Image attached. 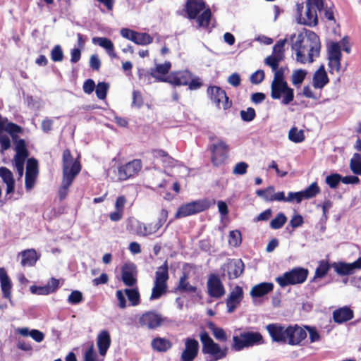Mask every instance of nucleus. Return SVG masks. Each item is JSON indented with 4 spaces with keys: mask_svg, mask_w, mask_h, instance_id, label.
<instances>
[{
    "mask_svg": "<svg viewBox=\"0 0 361 361\" xmlns=\"http://www.w3.org/2000/svg\"><path fill=\"white\" fill-rule=\"evenodd\" d=\"M202 343V352L204 355H209L211 359L209 361H218L225 358L228 352V347L221 348L219 344L215 343L206 331L200 334Z\"/></svg>",
    "mask_w": 361,
    "mask_h": 361,
    "instance_id": "f03ea898",
    "label": "nucleus"
},
{
    "mask_svg": "<svg viewBox=\"0 0 361 361\" xmlns=\"http://www.w3.org/2000/svg\"><path fill=\"white\" fill-rule=\"evenodd\" d=\"M283 59L281 56L271 55L266 58L265 63L270 66L273 71H276L279 68L280 61Z\"/></svg>",
    "mask_w": 361,
    "mask_h": 361,
    "instance_id": "864d4df0",
    "label": "nucleus"
},
{
    "mask_svg": "<svg viewBox=\"0 0 361 361\" xmlns=\"http://www.w3.org/2000/svg\"><path fill=\"white\" fill-rule=\"evenodd\" d=\"M164 321V319L161 314L154 310L145 312L139 318L140 325L149 329H155L159 327Z\"/></svg>",
    "mask_w": 361,
    "mask_h": 361,
    "instance_id": "f8f14e48",
    "label": "nucleus"
},
{
    "mask_svg": "<svg viewBox=\"0 0 361 361\" xmlns=\"http://www.w3.org/2000/svg\"><path fill=\"white\" fill-rule=\"evenodd\" d=\"M30 291L32 293L37 295H49L51 293L50 288L47 285L44 286H32Z\"/></svg>",
    "mask_w": 361,
    "mask_h": 361,
    "instance_id": "69168bd1",
    "label": "nucleus"
},
{
    "mask_svg": "<svg viewBox=\"0 0 361 361\" xmlns=\"http://www.w3.org/2000/svg\"><path fill=\"white\" fill-rule=\"evenodd\" d=\"M169 279V265L168 262L166 260L162 265L158 267L155 272L154 286L149 297L151 300L160 298L167 292V281Z\"/></svg>",
    "mask_w": 361,
    "mask_h": 361,
    "instance_id": "20e7f679",
    "label": "nucleus"
},
{
    "mask_svg": "<svg viewBox=\"0 0 361 361\" xmlns=\"http://www.w3.org/2000/svg\"><path fill=\"white\" fill-rule=\"evenodd\" d=\"M210 202L207 199L192 201L190 202L181 204L175 214L174 217L178 219L195 215L206 211L210 207Z\"/></svg>",
    "mask_w": 361,
    "mask_h": 361,
    "instance_id": "423d86ee",
    "label": "nucleus"
},
{
    "mask_svg": "<svg viewBox=\"0 0 361 361\" xmlns=\"http://www.w3.org/2000/svg\"><path fill=\"white\" fill-rule=\"evenodd\" d=\"M275 188L274 186L270 185L264 189H259L256 191L258 197H262L266 202H279V200H283V195L280 192L274 193Z\"/></svg>",
    "mask_w": 361,
    "mask_h": 361,
    "instance_id": "cd10ccee",
    "label": "nucleus"
},
{
    "mask_svg": "<svg viewBox=\"0 0 361 361\" xmlns=\"http://www.w3.org/2000/svg\"><path fill=\"white\" fill-rule=\"evenodd\" d=\"M82 166L78 159H74L69 149H66L62 155L63 177L59 190V197L63 200L68 195L69 187L75 177L80 173Z\"/></svg>",
    "mask_w": 361,
    "mask_h": 361,
    "instance_id": "f257e3e1",
    "label": "nucleus"
},
{
    "mask_svg": "<svg viewBox=\"0 0 361 361\" xmlns=\"http://www.w3.org/2000/svg\"><path fill=\"white\" fill-rule=\"evenodd\" d=\"M151 346L157 352L164 353L172 348L173 343L166 338L156 337L152 339Z\"/></svg>",
    "mask_w": 361,
    "mask_h": 361,
    "instance_id": "72a5a7b5",
    "label": "nucleus"
},
{
    "mask_svg": "<svg viewBox=\"0 0 361 361\" xmlns=\"http://www.w3.org/2000/svg\"><path fill=\"white\" fill-rule=\"evenodd\" d=\"M84 361H103L99 360L97 354L94 350V345L91 344L84 353Z\"/></svg>",
    "mask_w": 361,
    "mask_h": 361,
    "instance_id": "bf43d9fd",
    "label": "nucleus"
},
{
    "mask_svg": "<svg viewBox=\"0 0 361 361\" xmlns=\"http://www.w3.org/2000/svg\"><path fill=\"white\" fill-rule=\"evenodd\" d=\"M342 53L341 45L338 42H331L328 47V59L329 72H339L341 68V61Z\"/></svg>",
    "mask_w": 361,
    "mask_h": 361,
    "instance_id": "9b49d317",
    "label": "nucleus"
},
{
    "mask_svg": "<svg viewBox=\"0 0 361 361\" xmlns=\"http://www.w3.org/2000/svg\"><path fill=\"white\" fill-rule=\"evenodd\" d=\"M221 269L224 271H226L229 280H233L243 274L245 264L241 259H229Z\"/></svg>",
    "mask_w": 361,
    "mask_h": 361,
    "instance_id": "ddd939ff",
    "label": "nucleus"
},
{
    "mask_svg": "<svg viewBox=\"0 0 361 361\" xmlns=\"http://www.w3.org/2000/svg\"><path fill=\"white\" fill-rule=\"evenodd\" d=\"M137 274L136 265L132 262L124 264L121 268V280L126 286L133 287L137 285Z\"/></svg>",
    "mask_w": 361,
    "mask_h": 361,
    "instance_id": "dca6fc26",
    "label": "nucleus"
},
{
    "mask_svg": "<svg viewBox=\"0 0 361 361\" xmlns=\"http://www.w3.org/2000/svg\"><path fill=\"white\" fill-rule=\"evenodd\" d=\"M207 93L210 99L216 104L218 108L221 107L226 110L231 107L232 102L226 95L225 90L218 86H209L207 88Z\"/></svg>",
    "mask_w": 361,
    "mask_h": 361,
    "instance_id": "9d476101",
    "label": "nucleus"
},
{
    "mask_svg": "<svg viewBox=\"0 0 361 361\" xmlns=\"http://www.w3.org/2000/svg\"><path fill=\"white\" fill-rule=\"evenodd\" d=\"M286 343L290 345H299L307 338V331L298 324L287 326Z\"/></svg>",
    "mask_w": 361,
    "mask_h": 361,
    "instance_id": "2eb2a0df",
    "label": "nucleus"
},
{
    "mask_svg": "<svg viewBox=\"0 0 361 361\" xmlns=\"http://www.w3.org/2000/svg\"><path fill=\"white\" fill-rule=\"evenodd\" d=\"M169 215L168 210L166 209H162L160 212L159 217L157 220V221L153 224L154 229L152 231H159L162 226L165 224V222L167 220Z\"/></svg>",
    "mask_w": 361,
    "mask_h": 361,
    "instance_id": "13d9d810",
    "label": "nucleus"
},
{
    "mask_svg": "<svg viewBox=\"0 0 361 361\" xmlns=\"http://www.w3.org/2000/svg\"><path fill=\"white\" fill-rule=\"evenodd\" d=\"M192 76V73L185 70L171 73L166 79L161 80L176 86H187Z\"/></svg>",
    "mask_w": 361,
    "mask_h": 361,
    "instance_id": "a211bd4d",
    "label": "nucleus"
},
{
    "mask_svg": "<svg viewBox=\"0 0 361 361\" xmlns=\"http://www.w3.org/2000/svg\"><path fill=\"white\" fill-rule=\"evenodd\" d=\"M280 194L283 195V200H279V202H295L297 204H299L304 199L301 191L299 192H289L288 193V196L286 197L285 192L283 191H280Z\"/></svg>",
    "mask_w": 361,
    "mask_h": 361,
    "instance_id": "79ce46f5",
    "label": "nucleus"
},
{
    "mask_svg": "<svg viewBox=\"0 0 361 361\" xmlns=\"http://www.w3.org/2000/svg\"><path fill=\"white\" fill-rule=\"evenodd\" d=\"M209 149L211 152V161L216 167L223 165L228 157L229 146L222 140L210 145Z\"/></svg>",
    "mask_w": 361,
    "mask_h": 361,
    "instance_id": "0eeeda50",
    "label": "nucleus"
},
{
    "mask_svg": "<svg viewBox=\"0 0 361 361\" xmlns=\"http://www.w3.org/2000/svg\"><path fill=\"white\" fill-rule=\"evenodd\" d=\"M83 295L80 290H73L68 297V302L71 305H78L82 302Z\"/></svg>",
    "mask_w": 361,
    "mask_h": 361,
    "instance_id": "052dcab7",
    "label": "nucleus"
},
{
    "mask_svg": "<svg viewBox=\"0 0 361 361\" xmlns=\"http://www.w3.org/2000/svg\"><path fill=\"white\" fill-rule=\"evenodd\" d=\"M332 267L339 276L353 274L355 269H361V256L353 263L343 262H334Z\"/></svg>",
    "mask_w": 361,
    "mask_h": 361,
    "instance_id": "aec40b11",
    "label": "nucleus"
},
{
    "mask_svg": "<svg viewBox=\"0 0 361 361\" xmlns=\"http://www.w3.org/2000/svg\"><path fill=\"white\" fill-rule=\"evenodd\" d=\"M111 339L109 332L107 330L101 331L97 338V345L99 353L104 357L111 346Z\"/></svg>",
    "mask_w": 361,
    "mask_h": 361,
    "instance_id": "393cba45",
    "label": "nucleus"
},
{
    "mask_svg": "<svg viewBox=\"0 0 361 361\" xmlns=\"http://www.w3.org/2000/svg\"><path fill=\"white\" fill-rule=\"evenodd\" d=\"M38 173L37 161L34 158L29 159L27 161L25 181L27 190H30L34 187Z\"/></svg>",
    "mask_w": 361,
    "mask_h": 361,
    "instance_id": "6ab92c4d",
    "label": "nucleus"
},
{
    "mask_svg": "<svg viewBox=\"0 0 361 361\" xmlns=\"http://www.w3.org/2000/svg\"><path fill=\"white\" fill-rule=\"evenodd\" d=\"M292 49L295 51L296 59L298 61L305 63L307 61L305 51L306 46L303 44V38L300 35L292 44Z\"/></svg>",
    "mask_w": 361,
    "mask_h": 361,
    "instance_id": "2f4dec72",
    "label": "nucleus"
},
{
    "mask_svg": "<svg viewBox=\"0 0 361 361\" xmlns=\"http://www.w3.org/2000/svg\"><path fill=\"white\" fill-rule=\"evenodd\" d=\"M266 329L273 341L286 343L287 327H285L279 323H273L267 325Z\"/></svg>",
    "mask_w": 361,
    "mask_h": 361,
    "instance_id": "412c9836",
    "label": "nucleus"
},
{
    "mask_svg": "<svg viewBox=\"0 0 361 361\" xmlns=\"http://www.w3.org/2000/svg\"><path fill=\"white\" fill-rule=\"evenodd\" d=\"M320 192V188L317 182H313L305 190L301 191L303 198L307 200L314 197L319 194Z\"/></svg>",
    "mask_w": 361,
    "mask_h": 361,
    "instance_id": "c03bdc74",
    "label": "nucleus"
},
{
    "mask_svg": "<svg viewBox=\"0 0 361 361\" xmlns=\"http://www.w3.org/2000/svg\"><path fill=\"white\" fill-rule=\"evenodd\" d=\"M309 37L311 39V42L308 46V59L309 61L312 62L313 56H317L319 54L321 44L318 36L315 33L312 32V34L310 35Z\"/></svg>",
    "mask_w": 361,
    "mask_h": 361,
    "instance_id": "f704fd0d",
    "label": "nucleus"
},
{
    "mask_svg": "<svg viewBox=\"0 0 361 361\" xmlns=\"http://www.w3.org/2000/svg\"><path fill=\"white\" fill-rule=\"evenodd\" d=\"M198 341L192 338H187L185 340V349L180 355V361H193L199 352Z\"/></svg>",
    "mask_w": 361,
    "mask_h": 361,
    "instance_id": "f3484780",
    "label": "nucleus"
},
{
    "mask_svg": "<svg viewBox=\"0 0 361 361\" xmlns=\"http://www.w3.org/2000/svg\"><path fill=\"white\" fill-rule=\"evenodd\" d=\"M274 71H275V73H274V79H273L271 85L286 82V81L284 79L283 68H282V67L280 68H278Z\"/></svg>",
    "mask_w": 361,
    "mask_h": 361,
    "instance_id": "338daca9",
    "label": "nucleus"
},
{
    "mask_svg": "<svg viewBox=\"0 0 361 361\" xmlns=\"http://www.w3.org/2000/svg\"><path fill=\"white\" fill-rule=\"evenodd\" d=\"M242 237L241 233L239 231H231L229 233L228 243L230 245L238 247L241 244Z\"/></svg>",
    "mask_w": 361,
    "mask_h": 361,
    "instance_id": "4d7b16f0",
    "label": "nucleus"
},
{
    "mask_svg": "<svg viewBox=\"0 0 361 361\" xmlns=\"http://www.w3.org/2000/svg\"><path fill=\"white\" fill-rule=\"evenodd\" d=\"M288 138L295 143H299L304 141L305 137L302 130H298L296 127H293L289 130Z\"/></svg>",
    "mask_w": 361,
    "mask_h": 361,
    "instance_id": "49530a36",
    "label": "nucleus"
},
{
    "mask_svg": "<svg viewBox=\"0 0 361 361\" xmlns=\"http://www.w3.org/2000/svg\"><path fill=\"white\" fill-rule=\"evenodd\" d=\"M212 18L211 9L208 7L204 9L200 15L195 18L199 27L208 28Z\"/></svg>",
    "mask_w": 361,
    "mask_h": 361,
    "instance_id": "58836bf2",
    "label": "nucleus"
},
{
    "mask_svg": "<svg viewBox=\"0 0 361 361\" xmlns=\"http://www.w3.org/2000/svg\"><path fill=\"white\" fill-rule=\"evenodd\" d=\"M209 327L216 340L221 342H226L227 341L228 338L226 334L222 328L216 327L212 322L209 324Z\"/></svg>",
    "mask_w": 361,
    "mask_h": 361,
    "instance_id": "de8ad7c7",
    "label": "nucleus"
},
{
    "mask_svg": "<svg viewBox=\"0 0 361 361\" xmlns=\"http://www.w3.org/2000/svg\"><path fill=\"white\" fill-rule=\"evenodd\" d=\"M308 274L309 271L307 269L295 267L277 277L276 281L283 288L290 285L300 284L306 281Z\"/></svg>",
    "mask_w": 361,
    "mask_h": 361,
    "instance_id": "39448f33",
    "label": "nucleus"
},
{
    "mask_svg": "<svg viewBox=\"0 0 361 361\" xmlns=\"http://www.w3.org/2000/svg\"><path fill=\"white\" fill-rule=\"evenodd\" d=\"M350 170L355 174L361 175V155L355 153L350 162Z\"/></svg>",
    "mask_w": 361,
    "mask_h": 361,
    "instance_id": "09e8293b",
    "label": "nucleus"
},
{
    "mask_svg": "<svg viewBox=\"0 0 361 361\" xmlns=\"http://www.w3.org/2000/svg\"><path fill=\"white\" fill-rule=\"evenodd\" d=\"M243 298V288L239 286H235L228 295L226 300L227 312H233L240 305Z\"/></svg>",
    "mask_w": 361,
    "mask_h": 361,
    "instance_id": "4be33fe9",
    "label": "nucleus"
},
{
    "mask_svg": "<svg viewBox=\"0 0 361 361\" xmlns=\"http://www.w3.org/2000/svg\"><path fill=\"white\" fill-rule=\"evenodd\" d=\"M0 285L2 297L11 302L12 283L6 269L3 267H0Z\"/></svg>",
    "mask_w": 361,
    "mask_h": 361,
    "instance_id": "b1692460",
    "label": "nucleus"
},
{
    "mask_svg": "<svg viewBox=\"0 0 361 361\" xmlns=\"http://www.w3.org/2000/svg\"><path fill=\"white\" fill-rule=\"evenodd\" d=\"M95 88V92L97 98L102 100L106 99L109 85L105 82H99Z\"/></svg>",
    "mask_w": 361,
    "mask_h": 361,
    "instance_id": "3c124183",
    "label": "nucleus"
},
{
    "mask_svg": "<svg viewBox=\"0 0 361 361\" xmlns=\"http://www.w3.org/2000/svg\"><path fill=\"white\" fill-rule=\"evenodd\" d=\"M134 43L138 45H147L153 42V37L146 32H138L135 31V35L132 37Z\"/></svg>",
    "mask_w": 361,
    "mask_h": 361,
    "instance_id": "a19ab883",
    "label": "nucleus"
},
{
    "mask_svg": "<svg viewBox=\"0 0 361 361\" xmlns=\"http://www.w3.org/2000/svg\"><path fill=\"white\" fill-rule=\"evenodd\" d=\"M20 255H21L20 264L23 267H33L39 259L35 249L25 250Z\"/></svg>",
    "mask_w": 361,
    "mask_h": 361,
    "instance_id": "7c9ffc66",
    "label": "nucleus"
},
{
    "mask_svg": "<svg viewBox=\"0 0 361 361\" xmlns=\"http://www.w3.org/2000/svg\"><path fill=\"white\" fill-rule=\"evenodd\" d=\"M240 115L243 121L250 122L255 118L256 112L252 107H248L246 110H241Z\"/></svg>",
    "mask_w": 361,
    "mask_h": 361,
    "instance_id": "6e6d98bb",
    "label": "nucleus"
},
{
    "mask_svg": "<svg viewBox=\"0 0 361 361\" xmlns=\"http://www.w3.org/2000/svg\"><path fill=\"white\" fill-rule=\"evenodd\" d=\"M274 289V284L270 282H262L254 286L250 290L252 298H257L263 297Z\"/></svg>",
    "mask_w": 361,
    "mask_h": 361,
    "instance_id": "c85d7f7f",
    "label": "nucleus"
},
{
    "mask_svg": "<svg viewBox=\"0 0 361 361\" xmlns=\"http://www.w3.org/2000/svg\"><path fill=\"white\" fill-rule=\"evenodd\" d=\"M0 177L5 183L14 180L13 176L11 170L4 166L0 167Z\"/></svg>",
    "mask_w": 361,
    "mask_h": 361,
    "instance_id": "0e129e2a",
    "label": "nucleus"
},
{
    "mask_svg": "<svg viewBox=\"0 0 361 361\" xmlns=\"http://www.w3.org/2000/svg\"><path fill=\"white\" fill-rule=\"evenodd\" d=\"M305 329L309 332V338L311 343L317 342L321 339V336L316 327L305 326Z\"/></svg>",
    "mask_w": 361,
    "mask_h": 361,
    "instance_id": "e2e57ef3",
    "label": "nucleus"
},
{
    "mask_svg": "<svg viewBox=\"0 0 361 361\" xmlns=\"http://www.w3.org/2000/svg\"><path fill=\"white\" fill-rule=\"evenodd\" d=\"M171 68V62L166 61L164 63L158 64L155 68H151L150 75L152 77L157 79L159 81H162L161 79H166V78H162V76L167 74Z\"/></svg>",
    "mask_w": 361,
    "mask_h": 361,
    "instance_id": "c9c22d12",
    "label": "nucleus"
},
{
    "mask_svg": "<svg viewBox=\"0 0 361 361\" xmlns=\"http://www.w3.org/2000/svg\"><path fill=\"white\" fill-rule=\"evenodd\" d=\"M354 317L353 311L347 306L339 307L332 313L333 320L336 324H343L351 320Z\"/></svg>",
    "mask_w": 361,
    "mask_h": 361,
    "instance_id": "a878e982",
    "label": "nucleus"
},
{
    "mask_svg": "<svg viewBox=\"0 0 361 361\" xmlns=\"http://www.w3.org/2000/svg\"><path fill=\"white\" fill-rule=\"evenodd\" d=\"M264 343L262 335L258 331H244L233 336L232 350L240 351L244 348L258 345Z\"/></svg>",
    "mask_w": 361,
    "mask_h": 361,
    "instance_id": "7ed1b4c3",
    "label": "nucleus"
},
{
    "mask_svg": "<svg viewBox=\"0 0 361 361\" xmlns=\"http://www.w3.org/2000/svg\"><path fill=\"white\" fill-rule=\"evenodd\" d=\"M92 42L104 48L107 54L111 59H117L118 56L115 51L114 44L111 39L104 37H96L92 38Z\"/></svg>",
    "mask_w": 361,
    "mask_h": 361,
    "instance_id": "bb28decb",
    "label": "nucleus"
},
{
    "mask_svg": "<svg viewBox=\"0 0 361 361\" xmlns=\"http://www.w3.org/2000/svg\"><path fill=\"white\" fill-rule=\"evenodd\" d=\"M51 59L54 62H61L64 58L63 49L59 44L55 45L50 53Z\"/></svg>",
    "mask_w": 361,
    "mask_h": 361,
    "instance_id": "603ef678",
    "label": "nucleus"
},
{
    "mask_svg": "<svg viewBox=\"0 0 361 361\" xmlns=\"http://www.w3.org/2000/svg\"><path fill=\"white\" fill-rule=\"evenodd\" d=\"M326 183L333 189L338 187L339 183L342 181L341 176L338 173H332L326 178Z\"/></svg>",
    "mask_w": 361,
    "mask_h": 361,
    "instance_id": "5fc2aeb1",
    "label": "nucleus"
},
{
    "mask_svg": "<svg viewBox=\"0 0 361 361\" xmlns=\"http://www.w3.org/2000/svg\"><path fill=\"white\" fill-rule=\"evenodd\" d=\"M307 71L303 69H298L293 72L291 82L295 87H300L307 75Z\"/></svg>",
    "mask_w": 361,
    "mask_h": 361,
    "instance_id": "a18cd8bd",
    "label": "nucleus"
},
{
    "mask_svg": "<svg viewBox=\"0 0 361 361\" xmlns=\"http://www.w3.org/2000/svg\"><path fill=\"white\" fill-rule=\"evenodd\" d=\"M1 122L3 123V132L6 131L9 133L13 140L18 137L17 134L23 133V128L21 126L13 122H9L6 117L1 116Z\"/></svg>",
    "mask_w": 361,
    "mask_h": 361,
    "instance_id": "473e14b6",
    "label": "nucleus"
},
{
    "mask_svg": "<svg viewBox=\"0 0 361 361\" xmlns=\"http://www.w3.org/2000/svg\"><path fill=\"white\" fill-rule=\"evenodd\" d=\"M271 97L273 99H281L282 104L288 105L294 99V90L287 82L271 85Z\"/></svg>",
    "mask_w": 361,
    "mask_h": 361,
    "instance_id": "6e6552de",
    "label": "nucleus"
},
{
    "mask_svg": "<svg viewBox=\"0 0 361 361\" xmlns=\"http://www.w3.org/2000/svg\"><path fill=\"white\" fill-rule=\"evenodd\" d=\"M317 11L316 8L306 6L305 17L302 18V23L310 27L317 25L318 24Z\"/></svg>",
    "mask_w": 361,
    "mask_h": 361,
    "instance_id": "4c0bfd02",
    "label": "nucleus"
},
{
    "mask_svg": "<svg viewBox=\"0 0 361 361\" xmlns=\"http://www.w3.org/2000/svg\"><path fill=\"white\" fill-rule=\"evenodd\" d=\"M205 2L203 0H187L185 8L188 18L195 19L201 11L205 9Z\"/></svg>",
    "mask_w": 361,
    "mask_h": 361,
    "instance_id": "5701e85b",
    "label": "nucleus"
},
{
    "mask_svg": "<svg viewBox=\"0 0 361 361\" xmlns=\"http://www.w3.org/2000/svg\"><path fill=\"white\" fill-rule=\"evenodd\" d=\"M329 82L324 66L322 65L313 75L312 84L315 88L322 89Z\"/></svg>",
    "mask_w": 361,
    "mask_h": 361,
    "instance_id": "c756f323",
    "label": "nucleus"
},
{
    "mask_svg": "<svg viewBox=\"0 0 361 361\" xmlns=\"http://www.w3.org/2000/svg\"><path fill=\"white\" fill-rule=\"evenodd\" d=\"M248 168L249 165L245 161L238 162L233 169V174L239 176L245 175L247 173Z\"/></svg>",
    "mask_w": 361,
    "mask_h": 361,
    "instance_id": "680f3d73",
    "label": "nucleus"
},
{
    "mask_svg": "<svg viewBox=\"0 0 361 361\" xmlns=\"http://www.w3.org/2000/svg\"><path fill=\"white\" fill-rule=\"evenodd\" d=\"M264 79V72L263 70H257L253 73L250 78V80L252 84H259Z\"/></svg>",
    "mask_w": 361,
    "mask_h": 361,
    "instance_id": "774afa93",
    "label": "nucleus"
},
{
    "mask_svg": "<svg viewBox=\"0 0 361 361\" xmlns=\"http://www.w3.org/2000/svg\"><path fill=\"white\" fill-rule=\"evenodd\" d=\"M188 275L185 273L180 277L178 285L175 288L176 291L186 293H194L197 291V288L192 286L188 281Z\"/></svg>",
    "mask_w": 361,
    "mask_h": 361,
    "instance_id": "e433bc0d",
    "label": "nucleus"
},
{
    "mask_svg": "<svg viewBox=\"0 0 361 361\" xmlns=\"http://www.w3.org/2000/svg\"><path fill=\"white\" fill-rule=\"evenodd\" d=\"M124 293L131 306H137L140 303V295L137 288H126Z\"/></svg>",
    "mask_w": 361,
    "mask_h": 361,
    "instance_id": "ea45409f",
    "label": "nucleus"
},
{
    "mask_svg": "<svg viewBox=\"0 0 361 361\" xmlns=\"http://www.w3.org/2000/svg\"><path fill=\"white\" fill-rule=\"evenodd\" d=\"M331 267H332V264H330L326 260H321L319 262V265L315 270V274L313 280L316 278L324 277L328 274Z\"/></svg>",
    "mask_w": 361,
    "mask_h": 361,
    "instance_id": "37998d69",
    "label": "nucleus"
},
{
    "mask_svg": "<svg viewBox=\"0 0 361 361\" xmlns=\"http://www.w3.org/2000/svg\"><path fill=\"white\" fill-rule=\"evenodd\" d=\"M142 167L140 159H133L128 163L121 165L117 169L118 179L121 181L133 178L138 174Z\"/></svg>",
    "mask_w": 361,
    "mask_h": 361,
    "instance_id": "1a4fd4ad",
    "label": "nucleus"
},
{
    "mask_svg": "<svg viewBox=\"0 0 361 361\" xmlns=\"http://www.w3.org/2000/svg\"><path fill=\"white\" fill-rule=\"evenodd\" d=\"M286 221L287 217L286 215L283 213L280 212L271 221L270 227L275 230L279 229L283 226Z\"/></svg>",
    "mask_w": 361,
    "mask_h": 361,
    "instance_id": "8fccbe9b",
    "label": "nucleus"
},
{
    "mask_svg": "<svg viewBox=\"0 0 361 361\" xmlns=\"http://www.w3.org/2000/svg\"><path fill=\"white\" fill-rule=\"evenodd\" d=\"M207 286L208 294L211 298H221L226 293L223 283L216 274H211L209 276Z\"/></svg>",
    "mask_w": 361,
    "mask_h": 361,
    "instance_id": "4468645a",
    "label": "nucleus"
}]
</instances>
